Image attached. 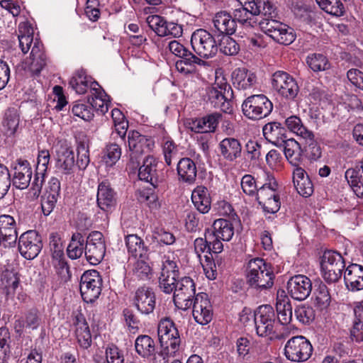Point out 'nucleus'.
<instances>
[{"mask_svg": "<svg viewBox=\"0 0 363 363\" xmlns=\"http://www.w3.org/2000/svg\"><path fill=\"white\" fill-rule=\"evenodd\" d=\"M274 274L271 265L262 258L249 261L246 269V281L252 289L258 291L267 290L274 285Z\"/></svg>", "mask_w": 363, "mask_h": 363, "instance_id": "obj_1", "label": "nucleus"}, {"mask_svg": "<svg viewBox=\"0 0 363 363\" xmlns=\"http://www.w3.org/2000/svg\"><path fill=\"white\" fill-rule=\"evenodd\" d=\"M262 14L268 18H276L277 9L269 0H251L246 1L244 5H240L233 11V19L242 24L247 23L250 20V15Z\"/></svg>", "mask_w": 363, "mask_h": 363, "instance_id": "obj_2", "label": "nucleus"}, {"mask_svg": "<svg viewBox=\"0 0 363 363\" xmlns=\"http://www.w3.org/2000/svg\"><path fill=\"white\" fill-rule=\"evenodd\" d=\"M157 335L162 352L170 356L179 351L181 338L175 323L169 318H162L157 326Z\"/></svg>", "mask_w": 363, "mask_h": 363, "instance_id": "obj_3", "label": "nucleus"}, {"mask_svg": "<svg viewBox=\"0 0 363 363\" xmlns=\"http://www.w3.org/2000/svg\"><path fill=\"white\" fill-rule=\"evenodd\" d=\"M128 145L130 152L129 165L132 169H137L140 164V156L150 152L155 146V141L152 138L133 130L128 133Z\"/></svg>", "mask_w": 363, "mask_h": 363, "instance_id": "obj_4", "label": "nucleus"}, {"mask_svg": "<svg viewBox=\"0 0 363 363\" xmlns=\"http://www.w3.org/2000/svg\"><path fill=\"white\" fill-rule=\"evenodd\" d=\"M274 18L266 17L261 21L259 22L261 30L279 44L285 45L291 44L296 39L294 30Z\"/></svg>", "mask_w": 363, "mask_h": 363, "instance_id": "obj_5", "label": "nucleus"}, {"mask_svg": "<svg viewBox=\"0 0 363 363\" xmlns=\"http://www.w3.org/2000/svg\"><path fill=\"white\" fill-rule=\"evenodd\" d=\"M243 114L251 120H259L268 116L273 110V104L264 94L247 97L242 103Z\"/></svg>", "mask_w": 363, "mask_h": 363, "instance_id": "obj_6", "label": "nucleus"}, {"mask_svg": "<svg viewBox=\"0 0 363 363\" xmlns=\"http://www.w3.org/2000/svg\"><path fill=\"white\" fill-rule=\"evenodd\" d=\"M320 266L323 279L329 284L335 283L340 279L345 267L342 255L332 250H327L323 253Z\"/></svg>", "mask_w": 363, "mask_h": 363, "instance_id": "obj_7", "label": "nucleus"}, {"mask_svg": "<svg viewBox=\"0 0 363 363\" xmlns=\"http://www.w3.org/2000/svg\"><path fill=\"white\" fill-rule=\"evenodd\" d=\"M191 44L196 54L202 58L214 57L218 50L215 38L204 29H197L192 33Z\"/></svg>", "mask_w": 363, "mask_h": 363, "instance_id": "obj_8", "label": "nucleus"}, {"mask_svg": "<svg viewBox=\"0 0 363 363\" xmlns=\"http://www.w3.org/2000/svg\"><path fill=\"white\" fill-rule=\"evenodd\" d=\"M313 352L310 341L302 335L290 338L284 346V355L288 360L303 362L308 360Z\"/></svg>", "mask_w": 363, "mask_h": 363, "instance_id": "obj_9", "label": "nucleus"}, {"mask_svg": "<svg viewBox=\"0 0 363 363\" xmlns=\"http://www.w3.org/2000/svg\"><path fill=\"white\" fill-rule=\"evenodd\" d=\"M173 291L174 305L183 311L191 306L196 296L195 283L189 277H184L178 280Z\"/></svg>", "mask_w": 363, "mask_h": 363, "instance_id": "obj_10", "label": "nucleus"}, {"mask_svg": "<svg viewBox=\"0 0 363 363\" xmlns=\"http://www.w3.org/2000/svg\"><path fill=\"white\" fill-rule=\"evenodd\" d=\"M102 279L96 270H89L81 277L79 289L83 300L94 302L101 293Z\"/></svg>", "mask_w": 363, "mask_h": 363, "instance_id": "obj_11", "label": "nucleus"}, {"mask_svg": "<svg viewBox=\"0 0 363 363\" xmlns=\"http://www.w3.org/2000/svg\"><path fill=\"white\" fill-rule=\"evenodd\" d=\"M106 249L104 238L101 232L92 231L86 237L84 255L91 264L96 265L102 261Z\"/></svg>", "mask_w": 363, "mask_h": 363, "instance_id": "obj_12", "label": "nucleus"}, {"mask_svg": "<svg viewBox=\"0 0 363 363\" xmlns=\"http://www.w3.org/2000/svg\"><path fill=\"white\" fill-rule=\"evenodd\" d=\"M275 321V312L270 305L260 306L254 313V323L259 336L266 337L272 334Z\"/></svg>", "mask_w": 363, "mask_h": 363, "instance_id": "obj_13", "label": "nucleus"}, {"mask_svg": "<svg viewBox=\"0 0 363 363\" xmlns=\"http://www.w3.org/2000/svg\"><path fill=\"white\" fill-rule=\"evenodd\" d=\"M18 250L26 259H33L43 248L41 236L35 230L23 233L18 238Z\"/></svg>", "mask_w": 363, "mask_h": 363, "instance_id": "obj_14", "label": "nucleus"}, {"mask_svg": "<svg viewBox=\"0 0 363 363\" xmlns=\"http://www.w3.org/2000/svg\"><path fill=\"white\" fill-rule=\"evenodd\" d=\"M147 23L158 36L172 35L174 38H179L183 33L182 25L168 22L164 17L159 15L149 16L147 18Z\"/></svg>", "mask_w": 363, "mask_h": 363, "instance_id": "obj_15", "label": "nucleus"}, {"mask_svg": "<svg viewBox=\"0 0 363 363\" xmlns=\"http://www.w3.org/2000/svg\"><path fill=\"white\" fill-rule=\"evenodd\" d=\"M179 276V271L177 263L169 259L164 261L159 277L160 289L166 294H171L175 289Z\"/></svg>", "mask_w": 363, "mask_h": 363, "instance_id": "obj_16", "label": "nucleus"}, {"mask_svg": "<svg viewBox=\"0 0 363 363\" xmlns=\"http://www.w3.org/2000/svg\"><path fill=\"white\" fill-rule=\"evenodd\" d=\"M287 291L291 297L297 301L306 299L312 291V282L306 276L292 277L287 282Z\"/></svg>", "mask_w": 363, "mask_h": 363, "instance_id": "obj_17", "label": "nucleus"}, {"mask_svg": "<svg viewBox=\"0 0 363 363\" xmlns=\"http://www.w3.org/2000/svg\"><path fill=\"white\" fill-rule=\"evenodd\" d=\"M192 314L195 320L201 325H206L210 323L213 318L212 305L208 296L205 293L196 294L193 302Z\"/></svg>", "mask_w": 363, "mask_h": 363, "instance_id": "obj_18", "label": "nucleus"}, {"mask_svg": "<svg viewBox=\"0 0 363 363\" xmlns=\"http://www.w3.org/2000/svg\"><path fill=\"white\" fill-rule=\"evenodd\" d=\"M97 206L106 214L113 211L117 203L116 192L109 182H101L98 186L96 195Z\"/></svg>", "mask_w": 363, "mask_h": 363, "instance_id": "obj_19", "label": "nucleus"}, {"mask_svg": "<svg viewBox=\"0 0 363 363\" xmlns=\"http://www.w3.org/2000/svg\"><path fill=\"white\" fill-rule=\"evenodd\" d=\"M133 303L141 313H152L156 304V297L152 289L146 286L139 287L135 292Z\"/></svg>", "mask_w": 363, "mask_h": 363, "instance_id": "obj_20", "label": "nucleus"}, {"mask_svg": "<svg viewBox=\"0 0 363 363\" xmlns=\"http://www.w3.org/2000/svg\"><path fill=\"white\" fill-rule=\"evenodd\" d=\"M55 167L63 174L74 173L76 166L73 150L67 144H61L57 150Z\"/></svg>", "mask_w": 363, "mask_h": 363, "instance_id": "obj_21", "label": "nucleus"}, {"mask_svg": "<svg viewBox=\"0 0 363 363\" xmlns=\"http://www.w3.org/2000/svg\"><path fill=\"white\" fill-rule=\"evenodd\" d=\"M0 235L4 240V248L13 247L18 239L17 225L15 219L9 215L0 216Z\"/></svg>", "mask_w": 363, "mask_h": 363, "instance_id": "obj_22", "label": "nucleus"}, {"mask_svg": "<svg viewBox=\"0 0 363 363\" xmlns=\"http://www.w3.org/2000/svg\"><path fill=\"white\" fill-rule=\"evenodd\" d=\"M12 182L13 186L18 189H26L30 183L33 172L30 163L19 159L13 168Z\"/></svg>", "mask_w": 363, "mask_h": 363, "instance_id": "obj_23", "label": "nucleus"}, {"mask_svg": "<svg viewBox=\"0 0 363 363\" xmlns=\"http://www.w3.org/2000/svg\"><path fill=\"white\" fill-rule=\"evenodd\" d=\"M157 164L156 158L148 155L143 159V165H139L138 169L139 179L150 182L154 188H156L159 183Z\"/></svg>", "mask_w": 363, "mask_h": 363, "instance_id": "obj_24", "label": "nucleus"}, {"mask_svg": "<svg viewBox=\"0 0 363 363\" xmlns=\"http://www.w3.org/2000/svg\"><path fill=\"white\" fill-rule=\"evenodd\" d=\"M276 310L279 323L283 325L289 324L292 320L291 301L284 290L277 291Z\"/></svg>", "mask_w": 363, "mask_h": 363, "instance_id": "obj_25", "label": "nucleus"}, {"mask_svg": "<svg viewBox=\"0 0 363 363\" xmlns=\"http://www.w3.org/2000/svg\"><path fill=\"white\" fill-rule=\"evenodd\" d=\"M69 87L79 91H100L102 87L91 76L86 74L84 70H77L69 82Z\"/></svg>", "mask_w": 363, "mask_h": 363, "instance_id": "obj_26", "label": "nucleus"}, {"mask_svg": "<svg viewBox=\"0 0 363 363\" xmlns=\"http://www.w3.org/2000/svg\"><path fill=\"white\" fill-rule=\"evenodd\" d=\"M344 280L349 290H363V267L357 264H350L345 269Z\"/></svg>", "mask_w": 363, "mask_h": 363, "instance_id": "obj_27", "label": "nucleus"}, {"mask_svg": "<svg viewBox=\"0 0 363 363\" xmlns=\"http://www.w3.org/2000/svg\"><path fill=\"white\" fill-rule=\"evenodd\" d=\"M262 132L266 140L277 147H281L287 138L286 130L281 123L277 121L265 124Z\"/></svg>", "mask_w": 363, "mask_h": 363, "instance_id": "obj_28", "label": "nucleus"}, {"mask_svg": "<svg viewBox=\"0 0 363 363\" xmlns=\"http://www.w3.org/2000/svg\"><path fill=\"white\" fill-rule=\"evenodd\" d=\"M293 183L297 192L303 197H309L313 193V185L306 171L296 167L293 171Z\"/></svg>", "mask_w": 363, "mask_h": 363, "instance_id": "obj_29", "label": "nucleus"}, {"mask_svg": "<svg viewBox=\"0 0 363 363\" xmlns=\"http://www.w3.org/2000/svg\"><path fill=\"white\" fill-rule=\"evenodd\" d=\"M178 179L179 182L192 184L195 182L197 175L196 163L189 157L179 160L177 165Z\"/></svg>", "mask_w": 363, "mask_h": 363, "instance_id": "obj_30", "label": "nucleus"}, {"mask_svg": "<svg viewBox=\"0 0 363 363\" xmlns=\"http://www.w3.org/2000/svg\"><path fill=\"white\" fill-rule=\"evenodd\" d=\"M213 23L216 30L223 35H233L236 30L237 23L227 11L216 13Z\"/></svg>", "mask_w": 363, "mask_h": 363, "instance_id": "obj_31", "label": "nucleus"}, {"mask_svg": "<svg viewBox=\"0 0 363 363\" xmlns=\"http://www.w3.org/2000/svg\"><path fill=\"white\" fill-rule=\"evenodd\" d=\"M43 49V45L36 39L31 48L29 65V69L33 74H38L47 65V57Z\"/></svg>", "mask_w": 363, "mask_h": 363, "instance_id": "obj_32", "label": "nucleus"}, {"mask_svg": "<svg viewBox=\"0 0 363 363\" xmlns=\"http://www.w3.org/2000/svg\"><path fill=\"white\" fill-rule=\"evenodd\" d=\"M218 147L221 155L227 161L233 162L241 156L242 145L238 139L226 138L220 142Z\"/></svg>", "mask_w": 363, "mask_h": 363, "instance_id": "obj_33", "label": "nucleus"}, {"mask_svg": "<svg viewBox=\"0 0 363 363\" xmlns=\"http://www.w3.org/2000/svg\"><path fill=\"white\" fill-rule=\"evenodd\" d=\"M232 82L233 86L238 89H255L256 76L253 73H248L247 70L238 68L232 74Z\"/></svg>", "mask_w": 363, "mask_h": 363, "instance_id": "obj_34", "label": "nucleus"}, {"mask_svg": "<svg viewBox=\"0 0 363 363\" xmlns=\"http://www.w3.org/2000/svg\"><path fill=\"white\" fill-rule=\"evenodd\" d=\"M206 233L215 234L216 237L223 241H229L234 235V228L230 221L225 219L216 220L211 228L206 230Z\"/></svg>", "mask_w": 363, "mask_h": 363, "instance_id": "obj_35", "label": "nucleus"}, {"mask_svg": "<svg viewBox=\"0 0 363 363\" xmlns=\"http://www.w3.org/2000/svg\"><path fill=\"white\" fill-rule=\"evenodd\" d=\"M191 200L196 209L201 213H206L211 209V196L208 189L199 186L192 191Z\"/></svg>", "mask_w": 363, "mask_h": 363, "instance_id": "obj_36", "label": "nucleus"}, {"mask_svg": "<svg viewBox=\"0 0 363 363\" xmlns=\"http://www.w3.org/2000/svg\"><path fill=\"white\" fill-rule=\"evenodd\" d=\"M272 84L276 91H298L295 79L283 71L276 72L272 77Z\"/></svg>", "mask_w": 363, "mask_h": 363, "instance_id": "obj_37", "label": "nucleus"}, {"mask_svg": "<svg viewBox=\"0 0 363 363\" xmlns=\"http://www.w3.org/2000/svg\"><path fill=\"white\" fill-rule=\"evenodd\" d=\"M19 116L15 108H9L4 114L1 133L6 137L15 135L19 125Z\"/></svg>", "mask_w": 363, "mask_h": 363, "instance_id": "obj_38", "label": "nucleus"}, {"mask_svg": "<svg viewBox=\"0 0 363 363\" xmlns=\"http://www.w3.org/2000/svg\"><path fill=\"white\" fill-rule=\"evenodd\" d=\"M280 147H283L287 160L294 167H298L303 152L300 144L294 139L286 138Z\"/></svg>", "mask_w": 363, "mask_h": 363, "instance_id": "obj_39", "label": "nucleus"}, {"mask_svg": "<svg viewBox=\"0 0 363 363\" xmlns=\"http://www.w3.org/2000/svg\"><path fill=\"white\" fill-rule=\"evenodd\" d=\"M76 336L81 348L87 350L91 345L92 340L89 327L83 315L77 317Z\"/></svg>", "mask_w": 363, "mask_h": 363, "instance_id": "obj_40", "label": "nucleus"}, {"mask_svg": "<svg viewBox=\"0 0 363 363\" xmlns=\"http://www.w3.org/2000/svg\"><path fill=\"white\" fill-rule=\"evenodd\" d=\"M135 348L136 352L143 358H150L156 352L154 340L147 335H140L136 338Z\"/></svg>", "mask_w": 363, "mask_h": 363, "instance_id": "obj_41", "label": "nucleus"}, {"mask_svg": "<svg viewBox=\"0 0 363 363\" xmlns=\"http://www.w3.org/2000/svg\"><path fill=\"white\" fill-rule=\"evenodd\" d=\"M189 57H183L181 60L177 61V69L184 74L195 73L196 71V65H203L206 62L197 57L192 52H189Z\"/></svg>", "mask_w": 363, "mask_h": 363, "instance_id": "obj_42", "label": "nucleus"}, {"mask_svg": "<svg viewBox=\"0 0 363 363\" xmlns=\"http://www.w3.org/2000/svg\"><path fill=\"white\" fill-rule=\"evenodd\" d=\"M128 251L135 258H145L147 250L143 240L136 235H129L125 240Z\"/></svg>", "mask_w": 363, "mask_h": 363, "instance_id": "obj_43", "label": "nucleus"}, {"mask_svg": "<svg viewBox=\"0 0 363 363\" xmlns=\"http://www.w3.org/2000/svg\"><path fill=\"white\" fill-rule=\"evenodd\" d=\"M89 104L92 109L94 108L96 113L104 115L108 111L111 100L107 92H94L88 99Z\"/></svg>", "mask_w": 363, "mask_h": 363, "instance_id": "obj_44", "label": "nucleus"}, {"mask_svg": "<svg viewBox=\"0 0 363 363\" xmlns=\"http://www.w3.org/2000/svg\"><path fill=\"white\" fill-rule=\"evenodd\" d=\"M85 244L86 240L81 233H74L67 248L68 257L72 259L80 257L84 252Z\"/></svg>", "mask_w": 363, "mask_h": 363, "instance_id": "obj_45", "label": "nucleus"}, {"mask_svg": "<svg viewBox=\"0 0 363 363\" xmlns=\"http://www.w3.org/2000/svg\"><path fill=\"white\" fill-rule=\"evenodd\" d=\"M40 318L35 310H30L24 318H21L15 322V328L18 331L23 328L34 330L40 325Z\"/></svg>", "mask_w": 363, "mask_h": 363, "instance_id": "obj_46", "label": "nucleus"}, {"mask_svg": "<svg viewBox=\"0 0 363 363\" xmlns=\"http://www.w3.org/2000/svg\"><path fill=\"white\" fill-rule=\"evenodd\" d=\"M319 7L327 13L341 16L345 13V6L340 0H315Z\"/></svg>", "mask_w": 363, "mask_h": 363, "instance_id": "obj_47", "label": "nucleus"}, {"mask_svg": "<svg viewBox=\"0 0 363 363\" xmlns=\"http://www.w3.org/2000/svg\"><path fill=\"white\" fill-rule=\"evenodd\" d=\"M314 295L315 306L320 310L325 309L329 306L331 301V296L325 284H320L315 290Z\"/></svg>", "mask_w": 363, "mask_h": 363, "instance_id": "obj_48", "label": "nucleus"}, {"mask_svg": "<svg viewBox=\"0 0 363 363\" xmlns=\"http://www.w3.org/2000/svg\"><path fill=\"white\" fill-rule=\"evenodd\" d=\"M285 125L287 128L296 133L301 138H304L306 135L309 136L311 130H308L302 123L301 120L296 116H291L285 120Z\"/></svg>", "mask_w": 363, "mask_h": 363, "instance_id": "obj_49", "label": "nucleus"}, {"mask_svg": "<svg viewBox=\"0 0 363 363\" xmlns=\"http://www.w3.org/2000/svg\"><path fill=\"white\" fill-rule=\"evenodd\" d=\"M273 180L272 182H269V183H265L259 188L255 196L259 203H262L263 201H267L270 199L279 196V195L276 194L278 184L274 179Z\"/></svg>", "mask_w": 363, "mask_h": 363, "instance_id": "obj_50", "label": "nucleus"}, {"mask_svg": "<svg viewBox=\"0 0 363 363\" xmlns=\"http://www.w3.org/2000/svg\"><path fill=\"white\" fill-rule=\"evenodd\" d=\"M294 314L297 320L304 325H309L315 317L313 307L306 304L298 306L294 310Z\"/></svg>", "mask_w": 363, "mask_h": 363, "instance_id": "obj_51", "label": "nucleus"}, {"mask_svg": "<svg viewBox=\"0 0 363 363\" xmlns=\"http://www.w3.org/2000/svg\"><path fill=\"white\" fill-rule=\"evenodd\" d=\"M306 62L314 72L324 71L330 68L328 60L322 54L313 53L308 55Z\"/></svg>", "mask_w": 363, "mask_h": 363, "instance_id": "obj_52", "label": "nucleus"}, {"mask_svg": "<svg viewBox=\"0 0 363 363\" xmlns=\"http://www.w3.org/2000/svg\"><path fill=\"white\" fill-rule=\"evenodd\" d=\"M1 281L8 294H14L20 284V276L13 271L6 270L2 274Z\"/></svg>", "mask_w": 363, "mask_h": 363, "instance_id": "obj_53", "label": "nucleus"}, {"mask_svg": "<svg viewBox=\"0 0 363 363\" xmlns=\"http://www.w3.org/2000/svg\"><path fill=\"white\" fill-rule=\"evenodd\" d=\"M310 135L303 138L305 140L304 150L310 160H316L321 157V149L315 140L312 131L310 133Z\"/></svg>", "mask_w": 363, "mask_h": 363, "instance_id": "obj_54", "label": "nucleus"}, {"mask_svg": "<svg viewBox=\"0 0 363 363\" xmlns=\"http://www.w3.org/2000/svg\"><path fill=\"white\" fill-rule=\"evenodd\" d=\"M10 333L6 328H0V363H6L10 355Z\"/></svg>", "mask_w": 363, "mask_h": 363, "instance_id": "obj_55", "label": "nucleus"}, {"mask_svg": "<svg viewBox=\"0 0 363 363\" xmlns=\"http://www.w3.org/2000/svg\"><path fill=\"white\" fill-rule=\"evenodd\" d=\"M145 258H139L133 264V275L139 279L147 280L151 279L152 272L150 265L145 261Z\"/></svg>", "mask_w": 363, "mask_h": 363, "instance_id": "obj_56", "label": "nucleus"}, {"mask_svg": "<svg viewBox=\"0 0 363 363\" xmlns=\"http://www.w3.org/2000/svg\"><path fill=\"white\" fill-rule=\"evenodd\" d=\"M230 35H223L218 44L220 51L225 55H236L240 50L239 45Z\"/></svg>", "mask_w": 363, "mask_h": 363, "instance_id": "obj_57", "label": "nucleus"}, {"mask_svg": "<svg viewBox=\"0 0 363 363\" xmlns=\"http://www.w3.org/2000/svg\"><path fill=\"white\" fill-rule=\"evenodd\" d=\"M214 94L211 96L213 99L212 102L214 103V106L220 108L224 112H227L230 109V99L233 97L234 92H227L229 96L225 95L226 92H212Z\"/></svg>", "mask_w": 363, "mask_h": 363, "instance_id": "obj_58", "label": "nucleus"}, {"mask_svg": "<svg viewBox=\"0 0 363 363\" xmlns=\"http://www.w3.org/2000/svg\"><path fill=\"white\" fill-rule=\"evenodd\" d=\"M107 363H124L123 352L116 345L109 344L105 351Z\"/></svg>", "mask_w": 363, "mask_h": 363, "instance_id": "obj_59", "label": "nucleus"}, {"mask_svg": "<svg viewBox=\"0 0 363 363\" xmlns=\"http://www.w3.org/2000/svg\"><path fill=\"white\" fill-rule=\"evenodd\" d=\"M89 162V146L84 142H80L77 146V160L75 164L80 169H84Z\"/></svg>", "mask_w": 363, "mask_h": 363, "instance_id": "obj_60", "label": "nucleus"}, {"mask_svg": "<svg viewBox=\"0 0 363 363\" xmlns=\"http://www.w3.org/2000/svg\"><path fill=\"white\" fill-rule=\"evenodd\" d=\"M11 179L9 169L0 164V199L4 198L11 187Z\"/></svg>", "mask_w": 363, "mask_h": 363, "instance_id": "obj_61", "label": "nucleus"}, {"mask_svg": "<svg viewBox=\"0 0 363 363\" xmlns=\"http://www.w3.org/2000/svg\"><path fill=\"white\" fill-rule=\"evenodd\" d=\"M50 248L54 259L64 257L63 245L61 239L57 233L50 235Z\"/></svg>", "mask_w": 363, "mask_h": 363, "instance_id": "obj_62", "label": "nucleus"}, {"mask_svg": "<svg viewBox=\"0 0 363 363\" xmlns=\"http://www.w3.org/2000/svg\"><path fill=\"white\" fill-rule=\"evenodd\" d=\"M241 187L242 191L250 196H256L259 188H257L256 181L251 174H245L241 179Z\"/></svg>", "mask_w": 363, "mask_h": 363, "instance_id": "obj_63", "label": "nucleus"}, {"mask_svg": "<svg viewBox=\"0 0 363 363\" xmlns=\"http://www.w3.org/2000/svg\"><path fill=\"white\" fill-rule=\"evenodd\" d=\"M72 111L74 116L86 121H92L94 116L92 108L84 104H75L72 107Z\"/></svg>", "mask_w": 363, "mask_h": 363, "instance_id": "obj_64", "label": "nucleus"}]
</instances>
